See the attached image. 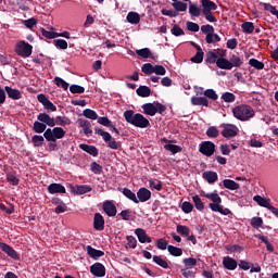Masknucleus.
<instances>
[{
	"label": "nucleus",
	"mask_w": 278,
	"mask_h": 278,
	"mask_svg": "<svg viewBox=\"0 0 278 278\" xmlns=\"http://www.w3.org/2000/svg\"><path fill=\"white\" fill-rule=\"evenodd\" d=\"M124 118L126 123L134 125V127H139V129H147V127H151V122H149L144 115L136 113L132 110L125 111Z\"/></svg>",
	"instance_id": "1"
},
{
	"label": "nucleus",
	"mask_w": 278,
	"mask_h": 278,
	"mask_svg": "<svg viewBox=\"0 0 278 278\" xmlns=\"http://www.w3.org/2000/svg\"><path fill=\"white\" fill-rule=\"evenodd\" d=\"M216 192L217 191L215 190L214 193L204 194L205 199H208L213 202L208 204L210 210H212V212H218L219 214H223V216H229L231 211L229 208H223V205H220L223 203V199Z\"/></svg>",
	"instance_id": "2"
},
{
	"label": "nucleus",
	"mask_w": 278,
	"mask_h": 278,
	"mask_svg": "<svg viewBox=\"0 0 278 278\" xmlns=\"http://www.w3.org/2000/svg\"><path fill=\"white\" fill-rule=\"evenodd\" d=\"M232 114L238 121H250L255 116V111L249 104H240L232 109Z\"/></svg>",
	"instance_id": "3"
},
{
	"label": "nucleus",
	"mask_w": 278,
	"mask_h": 278,
	"mask_svg": "<svg viewBox=\"0 0 278 278\" xmlns=\"http://www.w3.org/2000/svg\"><path fill=\"white\" fill-rule=\"evenodd\" d=\"M218 64L222 71H231V68L233 67L240 68V66H242L244 62H242V59H240V56L232 54L230 60L222 59L219 60Z\"/></svg>",
	"instance_id": "4"
},
{
	"label": "nucleus",
	"mask_w": 278,
	"mask_h": 278,
	"mask_svg": "<svg viewBox=\"0 0 278 278\" xmlns=\"http://www.w3.org/2000/svg\"><path fill=\"white\" fill-rule=\"evenodd\" d=\"M66 136V130L62 127H54L53 129L47 128L43 132V138L48 142H58V140H62Z\"/></svg>",
	"instance_id": "5"
},
{
	"label": "nucleus",
	"mask_w": 278,
	"mask_h": 278,
	"mask_svg": "<svg viewBox=\"0 0 278 278\" xmlns=\"http://www.w3.org/2000/svg\"><path fill=\"white\" fill-rule=\"evenodd\" d=\"M94 131H96V134H98V136H101L103 138V140L108 144L109 149L118 151L121 146L118 144L116 139L113 138L112 135H110V132L103 130L102 128H94Z\"/></svg>",
	"instance_id": "6"
},
{
	"label": "nucleus",
	"mask_w": 278,
	"mask_h": 278,
	"mask_svg": "<svg viewBox=\"0 0 278 278\" xmlns=\"http://www.w3.org/2000/svg\"><path fill=\"white\" fill-rule=\"evenodd\" d=\"M34 51V47L25 41H20L15 47V53L21 58H29Z\"/></svg>",
	"instance_id": "7"
},
{
	"label": "nucleus",
	"mask_w": 278,
	"mask_h": 278,
	"mask_svg": "<svg viewBox=\"0 0 278 278\" xmlns=\"http://www.w3.org/2000/svg\"><path fill=\"white\" fill-rule=\"evenodd\" d=\"M200 153L205 155L206 157H212V155L216 152V144L212 141H202L199 148Z\"/></svg>",
	"instance_id": "8"
},
{
	"label": "nucleus",
	"mask_w": 278,
	"mask_h": 278,
	"mask_svg": "<svg viewBox=\"0 0 278 278\" xmlns=\"http://www.w3.org/2000/svg\"><path fill=\"white\" fill-rule=\"evenodd\" d=\"M222 136L224 138H236V136H238V131H240V129H238V126L233 124H222Z\"/></svg>",
	"instance_id": "9"
},
{
	"label": "nucleus",
	"mask_w": 278,
	"mask_h": 278,
	"mask_svg": "<svg viewBox=\"0 0 278 278\" xmlns=\"http://www.w3.org/2000/svg\"><path fill=\"white\" fill-rule=\"evenodd\" d=\"M0 250H2L3 253H7L11 260H15V262L21 261V254L12 248V245L8 243L0 242Z\"/></svg>",
	"instance_id": "10"
},
{
	"label": "nucleus",
	"mask_w": 278,
	"mask_h": 278,
	"mask_svg": "<svg viewBox=\"0 0 278 278\" xmlns=\"http://www.w3.org/2000/svg\"><path fill=\"white\" fill-rule=\"evenodd\" d=\"M37 100L48 112H58V106H55V104H53V102H51V100H49L45 93L38 94Z\"/></svg>",
	"instance_id": "11"
},
{
	"label": "nucleus",
	"mask_w": 278,
	"mask_h": 278,
	"mask_svg": "<svg viewBox=\"0 0 278 278\" xmlns=\"http://www.w3.org/2000/svg\"><path fill=\"white\" fill-rule=\"evenodd\" d=\"M102 210L105 212L106 216L114 217L116 216V204L114 202L106 200L102 204Z\"/></svg>",
	"instance_id": "12"
},
{
	"label": "nucleus",
	"mask_w": 278,
	"mask_h": 278,
	"mask_svg": "<svg viewBox=\"0 0 278 278\" xmlns=\"http://www.w3.org/2000/svg\"><path fill=\"white\" fill-rule=\"evenodd\" d=\"M68 188L74 192V194H87V192H92V187L89 185H68Z\"/></svg>",
	"instance_id": "13"
},
{
	"label": "nucleus",
	"mask_w": 278,
	"mask_h": 278,
	"mask_svg": "<svg viewBox=\"0 0 278 278\" xmlns=\"http://www.w3.org/2000/svg\"><path fill=\"white\" fill-rule=\"evenodd\" d=\"M93 229L96 231H103L105 229V218H103L101 213H96L93 216Z\"/></svg>",
	"instance_id": "14"
},
{
	"label": "nucleus",
	"mask_w": 278,
	"mask_h": 278,
	"mask_svg": "<svg viewBox=\"0 0 278 278\" xmlns=\"http://www.w3.org/2000/svg\"><path fill=\"white\" fill-rule=\"evenodd\" d=\"M90 273L93 277H105V266L101 263H94L90 266Z\"/></svg>",
	"instance_id": "15"
},
{
	"label": "nucleus",
	"mask_w": 278,
	"mask_h": 278,
	"mask_svg": "<svg viewBox=\"0 0 278 278\" xmlns=\"http://www.w3.org/2000/svg\"><path fill=\"white\" fill-rule=\"evenodd\" d=\"M37 121L46 126L48 125V127H55V118L50 117L47 113H39L37 115Z\"/></svg>",
	"instance_id": "16"
},
{
	"label": "nucleus",
	"mask_w": 278,
	"mask_h": 278,
	"mask_svg": "<svg viewBox=\"0 0 278 278\" xmlns=\"http://www.w3.org/2000/svg\"><path fill=\"white\" fill-rule=\"evenodd\" d=\"M48 192L50 194H66V188L62 184H50L48 186Z\"/></svg>",
	"instance_id": "17"
},
{
	"label": "nucleus",
	"mask_w": 278,
	"mask_h": 278,
	"mask_svg": "<svg viewBox=\"0 0 278 278\" xmlns=\"http://www.w3.org/2000/svg\"><path fill=\"white\" fill-rule=\"evenodd\" d=\"M137 199L139 203H147L151 199V190L142 187L137 191Z\"/></svg>",
	"instance_id": "18"
},
{
	"label": "nucleus",
	"mask_w": 278,
	"mask_h": 278,
	"mask_svg": "<svg viewBox=\"0 0 278 278\" xmlns=\"http://www.w3.org/2000/svg\"><path fill=\"white\" fill-rule=\"evenodd\" d=\"M253 201H255V203H257V205H260L261 207H266V210H269V212H271L274 207L270 204V199L264 198L262 195H254Z\"/></svg>",
	"instance_id": "19"
},
{
	"label": "nucleus",
	"mask_w": 278,
	"mask_h": 278,
	"mask_svg": "<svg viewBox=\"0 0 278 278\" xmlns=\"http://www.w3.org/2000/svg\"><path fill=\"white\" fill-rule=\"evenodd\" d=\"M223 266L224 268H226V270H236V268H238V261H236L231 256H224Z\"/></svg>",
	"instance_id": "20"
},
{
	"label": "nucleus",
	"mask_w": 278,
	"mask_h": 278,
	"mask_svg": "<svg viewBox=\"0 0 278 278\" xmlns=\"http://www.w3.org/2000/svg\"><path fill=\"white\" fill-rule=\"evenodd\" d=\"M135 233L139 240V242H141V244H144L148 242V244H151L152 240L151 237L147 236V230L142 229V228H137L135 230Z\"/></svg>",
	"instance_id": "21"
},
{
	"label": "nucleus",
	"mask_w": 278,
	"mask_h": 278,
	"mask_svg": "<svg viewBox=\"0 0 278 278\" xmlns=\"http://www.w3.org/2000/svg\"><path fill=\"white\" fill-rule=\"evenodd\" d=\"M4 90L9 97V99H13V101H18V99H22L23 94L21 93V90L14 89L10 86H5Z\"/></svg>",
	"instance_id": "22"
},
{
	"label": "nucleus",
	"mask_w": 278,
	"mask_h": 278,
	"mask_svg": "<svg viewBox=\"0 0 278 278\" xmlns=\"http://www.w3.org/2000/svg\"><path fill=\"white\" fill-rule=\"evenodd\" d=\"M79 149H81V151H85V153L92 155V157H97L99 155V149H97V147H94V146H89L87 143H80Z\"/></svg>",
	"instance_id": "23"
},
{
	"label": "nucleus",
	"mask_w": 278,
	"mask_h": 278,
	"mask_svg": "<svg viewBox=\"0 0 278 278\" xmlns=\"http://www.w3.org/2000/svg\"><path fill=\"white\" fill-rule=\"evenodd\" d=\"M86 249H87V255H89V257H91L92 260H99V257H103V255H105V252L101 250H97L92 248V245H87Z\"/></svg>",
	"instance_id": "24"
},
{
	"label": "nucleus",
	"mask_w": 278,
	"mask_h": 278,
	"mask_svg": "<svg viewBox=\"0 0 278 278\" xmlns=\"http://www.w3.org/2000/svg\"><path fill=\"white\" fill-rule=\"evenodd\" d=\"M203 179L207 181V184H216V180L218 179V173L214 170H206L202 174Z\"/></svg>",
	"instance_id": "25"
},
{
	"label": "nucleus",
	"mask_w": 278,
	"mask_h": 278,
	"mask_svg": "<svg viewBox=\"0 0 278 278\" xmlns=\"http://www.w3.org/2000/svg\"><path fill=\"white\" fill-rule=\"evenodd\" d=\"M206 64H216L218 66V54L216 50H210L205 55Z\"/></svg>",
	"instance_id": "26"
},
{
	"label": "nucleus",
	"mask_w": 278,
	"mask_h": 278,
	"mask_svg": "<svg viewBox=\"0 0 278 278\" xmlns=\"http://www.w3.org/2000/svg\"><path fill=\"white\" fill-rule=\"evenodd\" d=\"M203 10L202 12H212V10H218V5H216V2L212 0H201Z\"/></svg>",
	"instance_id": "27"
},
{
	"label": "nucleus",
	"mask_w": 278,
	"mask_h": 278,
	"mask_svg": "<svg viewBox=\"0 0 278 278\" xmlns=\"http://www.w3.org/2000/svg\"><path fill=\"white\" fill-rule=\"evenodd\" d=\"M143 113L148 116H155L157 114V110L155 109V103H146L142 106Z\"/></svg>",
	"instance_id": "28"
},
{
	"label": "nucleus",
	"mask_w": 278,
	"mask_h": 278,
	"mask_svg": "<svg viewBox=\"0 0 278 278\" xmlns=\"http://www.w3.org/2000/svg\"><path fill=\"white\" fill-rule=\"evenodd\" d=\"M192 105H203L204 108H210V100L205 97H193L191 98Z\"/></svg>",
	"instance_id": "29"
},
{
	"label": "nucleus",
	"mask_w": 278,
	"mask_h": 278,
	"mask_svg": "<svg viewBox=\"0 0 278 278\" xmlns=\"http://www.w3.org/2000/svg\"><path fill=\"white\" fill-rule=\"evenodd\" d=\"M223 186L226 188V190H240V184L231 179H224Z\"/></svg>",
	"instance_id": "30"
},
{
	"label": "nucleus",
	"mask_w": 278,
	"mask_h": 278,
	"mask_svg": "<svg viewBox=\"0 0 278 278\" xmlns=\"http://www.w3.org/2000/svg\"><path fill=\"white\" fill-rule=\"evenodd\" d=\"M126 18L130 25H138L140 23V14L136 12H129Z\"/></svg>",
	"instance_id": "31"
},
{
	"label": "nucleus",
	"mask_w": 278,
	"mask_h": 278,
	"mask_svg": "<svg viewBox=\"0 0 278 278\" xmlns=\"http://www.w3.org/2000/svg\"><path fill=\"white\" fill-rule=\"evenodd\" d=\"M260 5L264 7V10L266 12H270V14H273V16H276L278 20V11H277V7L270 4V3H266V2H261Z\"/></svg>",
	"instance_id": "32"
},
{
	"label": "nucleus",
	"mask_w": 278,
	"mask_h": 278,
	"mask_svg": "<svg viewBox=\"0 0 278 278\" xmlns=\"http://www.w3.org/2000/svg\"><path fill=\"white\" fill-rule=\"evenodd\" d=\"M138 97H142L143 99L147 97H151V88L147 86H139V88L136 90Z\"/></svg>",
	"instance_id": "33"
},
{
	"label": "nucleus",
	"mask_w": 278,
	"mask_h": 278,
	"mask_svg": "<svg viewBox=\"0 0 278 278\" xmlns=\"http://www.w3.org/2000/svg\"><path fill=\"white\" fill-rule=\"evenodd\" d=\"M167 251L174 257H181V255H184V250H181V248H177L175 245H168Z\"/></svg>",
	"instance_id": "34"
},
{
	"label": "nucleus",
	"mask_w": 278,
	"mask_h": 278,
	"mask_svg": "<svg viewBox=\"0 0 278 278\" xmlns=\"http://www.w3.org/2000/svg\"><path fill=\"white\" fill-rule=\"evenodd\" d=\"M33 131H35V134H45V131H47V124H42V122H35L33 125Z\"/></svg>",
	"instance_id": "35"
},
{
	"label": "nucleus",
	"mask_w": 278,
	"mask_h": 278,
	"mask_svg": "<svg viewBox=\"0 0 278 278\" xmlns=\"http://www.w3.org/2000/svg\"><path fill=\"white\" fill-rule=\"evenodd\" d=\"M136 54L139 55L140 58H143L144 60L149 58H152V60H155V58L152 56L151 49L149 48L136 50Z\"/></svg>",
	"instance_id": "36"
},
{
	"label": "nucleus",
	"mask_w": 278,
	"mask_h": 278,
	"mask_svg": "<svg viewBox=\"0 0 278 278\" xmlns=\"http://www.w3.org/2000/svg\"><path fill=\"white\" fill-rule=\"evenodd\" d=\"M54 123L61 127H66V125H71V118L66 116H56Z\"/></svg>",
	"instance_id": "37"
},
{
	"label": "nucleus",
	"mask_w": 278,
	"mask_h": 278,
	"mask_svg": "<svg viewBox=\"0 0 278 278\" xmlns=\"http://www.w3.org/2000/svg\"><path fill=\"white\" fill-rule=\"evenodd\" d=\"M122 192L124 197H126V199H129V201L139 203L138 198L136 197V193H134V191H131L129 188H124Z\"/></svg>",
	"instance_id": "38"
},
{
	"label": "nucleus",
	"mask_w": 278,
	"mask_h": 278,
	"mask_svg": "<svg viewBox=\"0 0 278 278\" xmlns=\"http://www.w3.org/2000/svg\"><path fill=\"white\" fill-rule=\"evenodd\" d=\"M7 181L11 186H18V184H21V179H18V177H16V173H8L7 174Z\"/></svg>",
	"instance_id": "39"
},
{
	"label": "nucleus",
	"mask_w": 278,
	"mask_h": 278,
	"mask_svg": "<svg viewBox=\"0 0 278 278\" xmlns=\"http://www.w3.org/2000/svg\"><path fill=\"white\" fill-rule=\"evenodd\" d=\"M164 149L166 151H170V153H173V155H175L177 153H181V151H182L181 146H177V144H173V143L165 144Z\"/></svg>",
	"instance_id": "40"
},
{
	"label": "nucleus",
	"mask_w": 278,
	"mask_h": 278,
	"mask_svg": "<svg viewBox=\"0 0 278 278\" xmlns=\"http://www.w3.org/2000/svg\"><path fill=\"white\" fill-rule=\"evenodd\" d=\"M205 41L207 45H214L215 42H220V36L214 31L206 35Z\"/></svg>",
	"instance_id": "41"
},
{
	"label": "nucleus",
	"mask_w": 278,
	"mask_h": 278,
	"mask_svg": "<svg viewBox=\"0 0 278 278\" xmlns=\"http://www.w3.org/2000/svg\"><path fill=\"white\" fill-rule=\"evenodd\" d=\"M203 55H205L203 49L198 48L197 53L191 58V62H193V64H201V62H203Z\"/></svg>",
	"instance_id": "42"
},
{
	"label": "nucleus",
	"mask_w": 278,
	"mask_h": 278,
	"mask_svg": "<svg viewBox=\"0 0 278 278\" xmlns=\"http://www.w3.org/2000/svg\"><path fill=\"white\" fill-rule=\"evenodd\" d=\"M31 142L35 148H40L42 147V144H45V137H42L41 135H34L31 137Z\"/></svg>",
	"instance_id": "43"
},
{
	"label": "nucleus",
	"mask_w": 278,
	"mask_h": 278,
	"mask_svg": "<svg viewBox=\"0 0 278 278\" xmlns=\"http://www.w3.org/2000/svg\"><path fill=\"white\" fill-rule=\"evenodd\" d=\"M241 29L244 34H253L255 31V25H253V22H245L241 25Z\"/></svg>",
	"instance_id": "44"
},
{
	"label": "nucleus",
	"mask_w": 278,
	"mask_h": 278,
	"mask_svg": "<svg viewBox=\"0 0 278 278\" xmlns=\"http://www.w3.org/2000/svg\"><path fill=\"white\" fill-rule=\"evenodd\" d=\"M83 116H85L86 118H89L90 121H97V118H99V115L91 109L84 110Z\"/></svg>",
	"instance_id": "45"
},
{
	"label": "nucleus",
	"mask_w": 278,
	"mask_h": 278,
	"mask_svg": "<svg viewBox=\"0 0 278 278\" xmlns=\"http://www.w3.org/2000/svg\"><path fill=\"white\" fill-rule=\"evenodd\" d=\"M192 201L195 205V208L199 212H203V210H205V204H203V201L201 200V198L199 195H193Z\"/></svg>",
	"instance_id": "46"
},
{
	"label": "nucleus",
	"mask_w": 278,
	"mask_h": 278,
	"mask_svg": "<svg viewBox=\"0 0 278 278\" xmlns=\"http://www.w3.org/2000/svg\"><path fill=\"white\" fill-rule=\"evenodd\" d=\"M53 45L56 49H61L63 51L68 49V42L64 39H54Z\"/></svg>",
	"instance_id": "47"
},
{
	"label": "nucleus",
	"mask_w": 278,
	"mask_h": 278,
	"mask_svg": "<svg viewBox=\"0 0 278 278\" xmlns=\"http://www.w3.org/2000/svg\"><path fill=\"white\" fill-rule=\"evenodd\" d=\"M207 138H218L220 136V131H218V128L216 126H211L206 130Z\"/></svg>",
	"instance_id": "48"
},
{
	"label": "nucleus",
	"mask_w": 278,
	"mask_h": 278,
	"mask_svg": "<svg viewBox=\"0 0 278 278\" xmlns=\"http://www.w3.org/2000/svg\"><path fill=\"white\" fill-rule=\"evenodd\" d=\"M172 5L176 12H186V10H188V4L186 2L177 1L174 2Z\"/></svg>",
	"instance_id": "49"
},
{
	"label": "nucleus",
	"mask_w": 278,
	"mask_h": 278,
	"mask_svg": "<svg viewBox=\"0 0 278 278\" xmlns=\"http://www.w3.org/2000/svg\"><path fill=\"white\" fill-rule=\"evenodd\" d=\"M249 64L250 66H253V68H256V71H264V62H261L257 59H250Z\"/></svg>",
	"instance_id": "50"
},
{
	"label": "nucleus",
	"mask_w": 278,
	"mask_h": 278,
	"mask_svg": "<svg viewBox=\"0 0 278 278\" xmlns=\"http://www.w3.org/2000/svg\"><path fill=\"white\" fill-rule=\"evenodd\" d=\"M153 263L157 264V266H161V268H168V262H166L162 256L154 255L153 256Z\"/></svg>",
	"instance_id": "51"
},
{
	"label": "nucleus",
	"mask_w": 278,
	"mask_h": 278,
	"mask_svg": "<svg viewBox=\"0 0 278 278\" xmlns=\"http://www.w3.org/2000/svg\"><path fill=\"white\" fill-rule=\"evenodd\" d=\"M258 240H262L264 244H266V249L269 253H273L275 251V248L273 244H270V241H268V237L263 235H257Z\"/></svg>",
	"instance_id": "52"
},
{
	"label": "nucleus",
	"mask_w": 278,
	"mask_h": 278,
	"mask_svg": "<svg viewBox=\"0 0 278 278\" xmlns=\"http://www.w3.org/2000/svg\"><path fill=\"white\" fill-rule=\"evenodd\" d=\"M204 97H206V99H211V101H218V93H216L214 89H206L204 91Z\"/></svg>",
	"instance_id": "53"
},
{
	"label": "nucleus",
	"mask_w": 278,
	"mask_h": 278,
	"mask_svg": "<svg viewBox=\"0 0 278 278\" xmlns=\"http://www.w3.org/2000/svg\"><path fill=\"white\" fill-rule=\"evenodd\" d=\"M40 31L41 36H43V38H48V40H53V38H58V33L55 31L47 30L45 28H41Z\"/></svg>",
	"instance_id": "54"
},
{
	"label": "nucleus",
	"mask_w": 278,
	"mask_h": 278,
	"mask_svg": "<svg viewBox=\"0 0 278 278\" xmlns=\"http://www.w3.org/2000/svg\"><path fill=\"white\" fill-rule=\"evenodd\" d=\"M70 92H72V94H84L86 92V89L79 85H72L70 87Z\"/></svg>",
	"instance_id": "55"
},
{
	"label": "nucleus",
	"mask_w": 278,
	"mask_h": 278,
	"mask_svg": "<svg viewBox=\"0 0 278 278\" xmlns=\"http://www.w3.org/2000/svg\"><path fill=\"white\" fill-rule=\"evenodd\" d=\"M222 99L225 101V103H233V101H236V94L226 91L222 94Z\"/></svg>",
	"instance_id": "56"
},
{
	"label": "nucleus",
	"mask_w": 278,
	"mask_h": 278,
	"mask_svg": "<svg viewBox=\"0 0 278 278\" xmlns=\"http://www.w3.org/2000/svg\"><path fill=\"white\" fill-rule=\"evenodd\" d=\"M154 67L153 64L151 63H144L142 66H141V71L142 73H144V75H153L154 73Z\"/></svg>",
	"instance_id": "57"
},
{
	"label": "nucleus",
	"mask_w": 278,
	"mask_h": 278,
	"mask_svg": "<svg viewBox=\"0 0 278 278\" xmlns=\"http://www.w3.org/2000/svg\"><path fill=\"white\" fill-rule=\"evenodd\" d=\"M54 84L55 86H58V88H63V90H68V83H66V80H64L63 78H60L56 76L54 78Z\"/></svg>",
	"instance_id": "58"
},
{
	"label": "nucleus",
	"mask_w": 278,
	"mask_h": 278,
	"mask_svg": "<svg viewBox=\"0 0 278 278\" xmlns=\"http://www.w3.org/2000/svg\"><path fill=\"white\" fill-rule=\"evenodd\" d=\"M226 251L227 253H242V251H244V248L238 244H233L226 247Z\"/></svg>",
	"instance_id": "59"
},
{
	"label": "nucleus",
	"mask_w": 278,
	"mask_h": 278,
	"mask_svg": "<svg viewBox=\"0 0 278 278\" xmlns=\"http://www.w3.org/2000/svg\"><path fill=\"white\" fill-rule=\"evenodd\" d=\"M189 14L191 16L199 17V16H201V9H199V7H197V4L190 3V5H189Z\"/></svg>",
	"instance_id": "60"
},
{
	"label": "nucleus",
	"mask_w": 278,
	"mask_h": 278,
	"mask_svg": "<svg viewBox=\"0 0 278 278\" xmlns=\"http://www.w3.org/2000/svg\"><path fill=\"white\" fill-rule=\"evenodd\" d=\"M176 231L180 233V236H190V228L188 226L178 225Z\"/></svg>",
	"instance_id": "61"
},
{
	"label": "nucleus",
	"mask_w": 278,
	"mask_h": 278,
	"mask_svg": "<svg viewBox=\"0 0 278 278\" xmlns=\"http://www.w3.org/2000/svg\"><path fill=\"white\" fill-rule=\"evenodd\" d=\"M182 263L185 264L186 268H194V266H197V258L194 257L184 258Z\"/></svg>",
	"instance_id": "62"
},
{
	"label": "nucleus",
	"mask_w": 278,
	"mask_h": 278,
	"mask_svg": "<svg viewBox=\"0 0 278 278\" xmlns=\"http://www.w3.org/2000/svg\"><path fill=\"white\" fill-rule=\"evenodd\" d=\"M149 186H150V188H152V190H157L159 192L162 190V181H160V180L155 181L153 179H150Z\"/></svg>",
	"instance_id": "63"
},
{
	"label": "nucleus",
	"mask_w": 278,
	"mask_h": 278,
	"mask_svg": "<svg viewBox=\"0 0 278 278\" xmlns=\"http://www.w3.org/2000/svg\"><path fill=\"white\" fill-rule=\"evenodd\" d=\"M170 31H172L173 36H176V37L186 35V33L177 24L173 26Z\"/></svg>",
	"instance_id": "64"
}]
</instances>
